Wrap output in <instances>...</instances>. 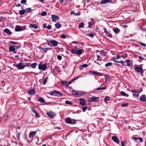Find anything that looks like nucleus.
Listing matches in <instances>:
<instances>
[{
  "instance_id": "42",
  "label": "nucleus",
  "mask_w": 146,
  "mask_h": 146,
  "mask_svg": "<svg viewBox=\"0 0 146 146\" xmlns=\"http://www.w3.org/2000/svg\"><path fill=\"white\" fill-rule=\"evenodd\" d=\"M47 79H48V78H45L44 79V80H43V85H45V84H46V82H47Z\"/></svg>"
},
{
  "instance_id": "16",
  "label": "nucleus",
  "mask_w": 146,
  "mask_h": 146,
  "mask_svg": "<svg viewBox=\"0 0 146 146\" xmlns=\"http://www.w3.org/2000/svg\"><path fill=\"white\" fill-rule=\"evenodd\" d=\"M121 56H120L119 55H117L116 57L115 58H113V60L114 61L117 62H119V63L120 61H118L117 60H116L117 59H120L121 58Z\"/></svg>"
},
{
  "instance_id": "47",
  "label": "nucleus",
  "mask_w": 146,
  "mask_h": 146,
  "mask_svg": "<svg viewBox=\"0 0 146 146\" xmlns=\"http://www.w3.org/2000/svg\"><path fill=\"white\" fill-rule=\"evenodd\" d=\"M110 100V98L108 96H106L104 100V101H108Z\"/></svg>"
},
{
  "instance_id": "3",
  "label": "nucleus",
  "mask_w": 146,
  "mask_h": 146,
  "mask_svg": "<svg viewBox=\"0 0 146 146\" xmlns=\"http://www.w3.org/2000/svg\"><path fill=\"white\" fill-rule=\"evenodd\" d=\"M42 62H40L38 65V68L39 70L45 71L46 68L47 66L46 64H42Z\"/></svg>"
},
{
  "instance_id": "39",
  "label": "nucleus",
  "mask_w": 146,
  "mask_h": 146,
  "mask_svg": "<svg viewBox=\"0 0 146 146\" xmlns=\"http://www.w3.org/2000/svg\"><path fill=\"white\" fill-rule=\"evenodd\" d=\"M32 10L30 8H28L26 9V12H30Z\"/></svg>"
},
{
  "instance_id": "55",
  "label": "nucleus",
  "mask_w": 146,
  "mask_h": 146,
  "mask_svg": "<svg viewBox=\"0 0 146 146\" xmlns=\"http://www.w3.org/2000/svg\"><path fill=\"white\" fill-rule=\"evenodd\" d=\"M46 27L49 29H50L52 28V26L50 25H49L47 26Z\"/></svg>"
},
{
  "instance_id": "6",
  "label": "nucleus",
  "mask_w": 146,
  "mask_h": 146,
  "mask_svg": "<svg viewBox=\"0 0 146 146\" xmlns=\"http://www.w3.org/2000/svg\"><path fill=\"white\" fill-rule=\"evenodd\" d=\"M65 121L66 123L72 124H75L76 121V120L74 119H73V121H72L70 118L66 119Z\"/></svg>"
},
{
  "instance_id": "45",
  "label": "nucleus",
  "mask_w": 146,
  "mask_h": 146,
  "mask_svg": "<svg viewBox=\"0 0 146 146\" xmlns=\"http://www.w3.org/2000/svg\"><path fill=\"white\" fill-rule=\"evenodd\" d=\"M139 44L140 45H141L142 46L145 47L146 46V45L145 44L141 42H139Z\"/></svg>"
},
{
  "instance_id": "53",
  "label": "nucleus",
  "mask_w": 146,
  "mask_h": 146,
  "mask_svg": "<svg viewBox=\"0 0 146 146\" xmlns=\"http://www.w3.org/2000/svg\"><path fill=\"white\" fill-rule=\"evenodd\" d=\"M61 83L62 84L64 85H66L67 83V82L66 81H63L61 82Z\"/></svg>"
},
{
  "instance_id": "14",
  "label": "nucleus",
  "mask_w": 146,
  "mask_h": 146,
  "mask_svg": "<svg viewBox=\"0 0 146 146\" xmlns=\"http://www.w3.org/2000/svg\"><path fill=\"white\" fill-rule=\"evenodd\" d=\"M36 133V131H30V133L29 134V138H31V137H33V136L35 135Z\"/></svg>"
},
{
  "instance_id": "15",
  "label": "nucleus",
  "mask_w": 146,
  "mask_h": 146,
  "mask_svg": "<svg viewBox=\"0 0 146 146\" xmlns=\"http://www.w3.org/2000/svg\"><path fill=\"white\" fill-rule=\"evenodd\" d=\"M140 100L141 101L145 102L146 101V98L145 96V95H142L140 97Z\"/></svg>"
},
{
  "instance_id": "2",
  "label": "nucleus",
  "mask_w": 146,
  "mask_h": 146,
  "mask_svg": "<svg viewBox=\"0 0 146 146\" xmlns=\"http://www.w3.org/2000/svg\"><path fill=\"white\" fill-rule=\"evenodd\" d=\"M84 50L83 49H78V48L75 49H71V52L72 53L74 54V52H76L78 54L80 55L83 53Z\"/></svg>"
},
{
  "instance_id": "9",
  "label": "nucleus",
  "mask_w": 146,
  "mask_h": 146,
  "mask_svg": "<svg viewBox=\"0 0 146 146\" xmlns=\"http://www.w3.org/2000/svg\"><path fill=\"white\" fill-rule=\"evenodd\" d=\"M139 66H140V67H136L135 68V70L137 72H140L143 70L142 65L141 64Z\"/></svg>"
},
{
  "instance_id": "12",
  "label": "nucleus",
  "mask_w": 146,
  "mask_h": 146,
  "mask_svg": "<svg viewBox=\"0 0 146 146\" xmlns=\"http://www.w3.org/2000/svg\"><path fill=\"white\" fill-rule=\"evenodd\" d=\"M15 30L16 31H21L23 30V27L19 25H16Z\"/></svg>"
},
{
  "instance_id": "50",
  "label": "nucleus",
  "mask_w": 146,
  "mask_h": 146,
  "mask_svg": "<svg viewBox=\"0 0 146 146\" xmlns=\"http://www.w3.org/2000/svg\"><path fill=\"white\" fill-rule=\"evenodd\" d=\"M66 36L65 35H64V34L60 36L61 38H63L64 39L65 38H66Z\"/></svg>"
},
{
  "instance_id": "51",
  "label": "nucleus",
  "mask_w": 146,
  "mask_h": 146,
  "mask_svg": "<svg viewBox=\"0 0 146 146\" xmlns=\"http://www.w3.org/2000/svg\"><path fill=\"white\" fill-rule=\"evenodd\" d=\"M127 56V55L126 54L123 55L121 56V57H122L123 58H125Z\"/></svg>"
},
{
  "instance_id": "40",
  "label": "nucleus",
  "mask_w": 146,
  "mask_h": 146,
  "mask_svg": "<svg viewBox=\"0 0 146 146\" xmlns=\"http://www.w3.org/2000/svg\"><path fill=\"white\" fill-rule=\"evenodd\" d=\"M47 14V12L46 11H44L42 12L40 14V15L42 16H45Z\"/></svg>"
},
{
  "instance_id": "28",
  "label": "nucleus",
  "mask_w": 146,
  "mask_h": 146,
  "mask_svg": "<svg viewBox=\"0 0 146 146\" xmlns=\"http://www.w3.org/2000/svg\"><path fill=\"white\" fill-rule=\"evenodd\" d=\"M89 73L91 74H92V75H97V74H98V72L92 71V70H90L89 71Z\"/></svg>"
},
{
  "instance_id": "29",
  "label": "nucleus",
  "mask_w": 146,
  "mask_h": 146,
  "mask_svg": "<svg viewBox=\"0 0 146 146\" xmlns=\"http://www.w3.org/2000/svg\"><path fill=\"white\" fill-rule=\"evenodd\" d=\"M142 90L141 92H139V90H131V91L132 92L134 93H140Z\"/></svg>"
},
{
  "instance_id": "49",
  "label": "nucleus",
  "mask_w": 146,
  "mask_h": 146,
  "mask_svg": "<svg viewBox=\"0 0 146 146\" xmlns=\"http://www.w3.org/2000/svg\"><path fill=\"white\" fill-rule=\"evenodd\" d=\"M26 2V0H22L21 1V4L25 3Z\"/></svg>"
},
{
  "instance_id": "32",
  "label": "nucleus",
  "mask_w": 146,
  "mask_h": 146,
  "mask_svg": "<svg viewBox=\"0 0 146 146\" xmlns=\"http://www.w3.org/2000/svg\"><path fill=\"white\" fill-rule=\"evenodd\" d=\"M114 32L115 33H118L120 31L119 29L118 28H116L113 29Z\"/></svg>"
},
{
  "instance_id": "58",
  "label": "nucleus",
  "mask_w": 146,
  "mask_h": 146,
  "mask_svg": "<svg viewBox=\"0 0 146 146\" xmlns=\"http://www.w3.org/2000/svg\"><path fill=\"white\" fill-rule=\"evenodd\" d=\"M87 35L90 36L91 37H93L94 36V35L92 33Z\"/></svg>"
},
{
  "instance_id": "33",
  "label": "nucleus",
  "mask_w": 146,
  "mask_h": 146,
  "mask_svg": "<svg viewBox=\"0 0 146 146\" xmlns=\"http://www.w3.org/2000/svg\"><path fill=\"white\" fill-rule=\"evenodd\" d=\"M37 64L36 63H33L31 64V66L32 68H35L36 67Z\"/></svg>"
},
{
  "instance_id": "1",
  "label": "nucleus",
  "mask_w": 146,
  "mask_h": 146,
  "mask_svg": "<svg viewBox=\"0 0 146 146\" xmlns=\"http://www.w3.org/2000/svg\"><path fill=\"white\" fill-rule=\"evenodd\" d=\"M13 65L17 68L18 70H21L24 69L25 67L29 66V63H23L22 62H20L17 64H13Z\"/></svg>"
},
{
  "instance_id": "37",
  "label": "nucleus",
  "mask_w": 146,
  "mask_h": 146,
  "mask_svg": "<svg viewBox=\"0 0 146 146\" xmlns=\"http://www.w3.org/2000/svg\"><path fill=\"white\" fill-rule=\"evenodd\" d=\"M88 108V107L87 106H85L82 107V110L83 112L85 111Z\"/></svg>"
},
{
  "instance_id": "34",
  "label": "nucleus",
  "mask_w": 146,
  "mask_h": 146,
  "mask_svg": "<svg viewBox=\"0 0 146 146\" xmlns=\"http://www.w3.org/2000/svg\"><path fill=\"white\" fill-rule=\"evenodd\" d=\"M38 101L41 103H44L45 102L44 99L42 97H40L39 98Z\"/></svg>"
},
{
  "instance_id": "54",
  "label": "nucleus",
  "mask_w": 146,
  "mask_h": 146,
  "mask_svg": "<svg viewBox=\"0 0 146 146\" xmlns=\"http://www.w3.org/2000/svg\"><path fill=\"white\" fill-rule=\"evenodd\" d=\"M57 58L59 60H60L62 58V57L60 55H58L57 56Z\"/></svg>"
},
{
  "instance_id": "5",
  "label": "nucleus",
  "mask_w": 146,
  "mask_h": 146,
  "mask_svg": "<svg viewBox=\"0 0 146 146\" xmlns=\"http://www.w3.org/2000/svg\"><path fill=\"white\" fill-rule=\"evenodd\" d=\"M51 94L52 95L58 96H60L62 95V94L60 92L56 90L52 92Z\"/></svg>"
},
{
  "instance_id": "48",
  "label": "nucleus",
  "mask_w": 146,
  "mask_h": 146,
  "mask_svg": "<svg viewBox=\"0 0 146 146\" xmlns=\"http://www.w3.org/2000/svg\"><path fill=\"white\" fill-rule=\"evenodd\" d=\"M133 95L134 97H136L137 98H138L139 96V95L138 94H133Z\"/></svg>"
},
{
  "instance_id": "23",
  "label": "nucleus",
  "mask_w": 146,
  "mask_h": 146,
  "mask_svg": "<svg viewBox=\"0 0 146 146\" xmlns=\"http://www.w3.org/2000/svg\"><path fill=\"white\" fill-rule=\"evenodd\" d=\"M32 111L33 113L35 114V117L36 118L39 117L40 115L38 113H37L36 111H35L34 110H32Z\"/></svg>"
},
{
  "instance_id": "27",
  "label": "nucleus",
  "mask_w": 146,
  "mask_h": 146,
  "mask_svg": "<svg viewBox=\"0 0 146 146\" xmlns=\"http://www.w3.org/2000/svg\"><path fill=\"white\" fill-rule=\"evenodd\" d=\"M4 31L8 34H10L11 33L10 30L7 29H5L4 30Z\"/></svg>"
},
{
  "instance_id": "13",
  "label": "nucleus",
  "mask_w": 146,
  "mask_h": 146,
  "mask_svg": "<svg viewBox=\"0 0 146 146\" xmlns=\"http://www.w3.org/2000/svg\"><path fill=\"white\" fill-rule=\"evenodd\" d=\"M51 18L52 21L53 22L55 21L58 18V17L56 15H51Z\"/></svg>"
},
{
  "instance_id": "31",
  "label": "nucleus",
  "mask_w": 146,
  "mask_h": 146,
  "mask_svg": "<svg viewBox=\"0 0 146 146\" xmlns=\"http://www.w3.org/2000/svg\"><path fill=\"white\" fill-rule=\"evenodd\" d=\"M52 49V48H44V50H43V51L45 52L46 53L47 52V51L48 50H51Z\"/></svg>"
},
{
  "instance_id": "56",
  "label": "nucleus",
  "mask_w": 146,
  "mask_h": 146,
  "mask_svg": "<svg viewBox=\"0 0 146 146\" xmlns=\"http://www.w3.org/2000/svg\"><path fill=\"white\" fill-rule=\"evenodd\" d=\"M82 65L84 68H86L88 66V65L86 64H84Z\"/></svg>"
},
{
  "instance_id": "7",
  "label": "nucleus",
  "mask_w": 146,
  "mask_h": 146,
  "mask_svg": "<svg viewBox=\"0 0 146 146\" xmlns=\"http://www.w3.org/2000/svg\"><path fill=\"white\" fill-rule=\"evenodd\" d=\"M99 97H96L94 96H93L92 97L89 98L88 101L90 102H93L96 101V100L99 99Z\"/></svg>"
},
{
  "instance_id": "20",
  "label": "nucleus",
  "mask_w": 146,
  "mask_h": 146,
  "mask_svg": "<svg viewBox=\"0 0 146 146\" xmlns=\"http://www.w3.org/2000/svg\"><path fill=\"white\" fill-rule=\"evenodd\" d=\"M80 104L82 106H84L86 105V103L84 99L81 98L80 100Z\"/></svg>"
},
{
  "instance_id": "38",
  "label": "nucleus",
  "mask_w": 146,
  "mask_h": 146,
  "mask_svg": "<svg viewBox=\"0 0 146 146\" xmlns=\"http://www.w3.org/2000/svg\"><path fill=\"white\" fill-rule=\"evenodd\" d=\"M128 105L129 104L128 103H123L121 104V106L122 107H127L128 106Z\"/></svg>"
},
{
  "instance_id": "25",
  "label": "nucleus",
  "mask_w": 146,
  "mask_h": 146,
  "mask_svg": "<svg viewBox=\"0 0 146 146\" xmlns=\"http://www.w3.org/2000/svg\"><path fill=\"white\" fill-rule=\"evenodd\" d=\"M9 50L10 51L13 52L14 53H16V52L15 51V48L13 46L10 47L9 48Z\"/></svg>"
},
{
  "instance_id": "26",
  "label": "nucleus",
  "mask_w": 146,
  "mask_h": 146,
  "mask_svg": "<svg viewBox=\"0 0 146 146\" xmlns=\"http://www.w3.org/2000/svg\"><path fill=\"white\" fill-rule=\"evenodd\" d=\"M120 94L121 95L126 97H128L129 96L128 94H126L125 92L123 91L121 92Z\"/></svg>"
},
{
  "instance_id": "52",
  "label": "nucleus",
  "mask_w": 146,
  "mask_h": 146,
  "mask_svg": "<svg viewBox=\"0 0 146 146\" xmlns=\"http://www.w3.org/2000/svg\"><path fill=\"white\" fill-rule=\"evenodd\" d=\"M21 133H20L19 132L18 134L17 135V137L18 139H20V135Z\"/></svg>"
},
{
  "instance_id": "41",
  "label": "nucleus",
  "mask_w": 146,
  "mask_h": 146,
  "mask_svg": "<svg viewBox=\"0 0 146 146\" xmlns=\"http://www.w3.org/2000/svg\"><path fill=\"white\" fill-rule=\"evenodd\" d=\"M65 102L66 104H69V105H72V102H70V101H69L68 100L66 101H65Z\"/></svg>"
},
{
  "instance_id": "24",
  "label": "nucleus",
  "mask_w": 146,
  "mask_h": 146,
  "mask_svg": "<svg viewBox=\"0 0 146 146\" xmlns=\"http://www.w3.org/2000/svg\"><path fill=\"white\" fill-rule=\"evenodd\" d=\"M79 78V77L78 76V77L75 78L73 79L72 80H71V81H70L69 82H68V84L66 85V86L67 87L69 85L71 84L74 81L76 80V79H77Z\"/></svg>"
},
{
  "instance_id": "19",
  "label": "nucleus",
  "mask_w": 146,
  "mask_h": 146,
  "mask_svg": "<svg viewBox=\"0 0 146 146\" xmlns=\"http://www.w3.org/2000/svg\"><path fill=\"white\" fill-rule=\"evenodd\" d=\"M106 89V87H102L101 86L100 87L97 88L95 90V91L97 90H101L103 91Z\"/></svg>"
},
{
  "instance_id": "10",
  "label": "nucleus",
  "mask_w": 146,
  "mask_h": 146,
  "mask_svg": "<svg viewBox=\"0 0 146 146\" xmlns=\"http://www.w3.org/2000/svg\"><path fill=\"white\" fill-rule=\"evenodd\" d=\"M50 42L54 46H56L58 44V42L52 39L50 40Z\"/></svg>"
},
{
  "instance_id": "8",
  "label": "nucleus",
  "mask_w": 146,
  "mask_h": 146,
  "mask_svg": "<svg viewBox=\"0 0 146 146\" xmlns=\"http://www.w3.org/2000/svg\"><path fill=\"white\" fill-rule=\"evenodd\" d=\"M47 115L51 118H53L56 115V114L55 113H53L51 111L47 112Z\"/></svg>"
},
{
  "instance_id": "59",
  "label": "nucleus",
  "mask_w": 146,
  "mask_h": 146,
  "mask_svg": "<svg viewBox=\"0 0 146 146\" xmlns=\"http://www.w3.org/2000/svg\"><path fill=\"white\" fill-rule=\"evenodd\" d=\"M97 60H101V59H100V56L98 55H97Z\"/></svg>"
},
{
  "instance_id": "11",
  "label": "nucleus",
  "mask_w": 146,
  "mask_h": 146,
  "mask_svg": "<svg viewBox=\"0 0 146 146\" xmlns=\"http://www.w3.org/2000/svg\"><path fill=\"white\" fill-rule=\"evenodd\" d=\"M111 139L114 141L116 143H119V140L116 136H112L111 137Z\"/></svg>"
},
{
  "instance_id": "36",
  "label": "nucleus",
  "mask_w": 146,
  "mask_h": 146,
  "mask_svg": "<svg viewBox=\"0 0 146 146\" xmlns=\"http://www.w3.org/2000/svg\"><path fill=\"white\" fill-rule=\"evenodd\" d=\"M112 65V63L111 62H109L106 63L105 65L106 67H107L109 66H111Z\"/></svg>"
},
{
  "instance_id": "30",
  "label": "nucleus",
  "mask_w": 146,
  "mask_h": 146,
  "mask_svg": "<svg viewBox=\"0 0 146 146\" xmlns=\"http://www.w3.org/2000/svg\"><path fill=\"white\" fill-rule=\"evenodd\" d=\"M19 14L20 15H23L26 12L25 10L23 9L22 10L20 11H19Z\"/></svg>"
},
{
  "instance_id": "4",
  "label": "nucleus",
  "mask_w": 146,
  "mask_h": 146,
  "mask_svg": "<svg viewBox=\"0 0 146 146\" xmlns=\"http://www.w3.org/2000/svg\"><path fill=\"white\" fill-rule=\"evenodd\" d=\"M119 63H121L123 65L125 66H129L130 65V61L129 60H126L125 61L121 60Z\"/></svg>"
},
{
  "instance_id": "62",
  "label": "nucleus",
  "mask_w": 146,
  "mask_h": 146,
  "mask_svg": "<svg viewBox=\"0 0 146 146\" xmlns=\"http://www.w3.org/2000/svg\"><path fill=\"white\" fill-rule=\"evenodd\" d=\"M121 145H122V146H125L124 141H121Z\"/></svg>"
},
{
  "instance_id": "63",
  "label": "nucleus",
  "mask_w": 146,
  "mask_h": 146,
  "mask_svg": "<svg viewBox=\"0 0 146 146\" xmlns=\"http://www.w3.org/2000/svg\"><path fill=\"white\" fill-rule=\"evenodd\" d=\"M98 74H97V75H99L100 76H102L103 75L102 74L98 72Z\"/></svg>"
},
{
  "instance_id": "35",
  "label": "nucleus",
  "mask_w": 146,
  "mask_h": 146,
  "mask_svg": "<svg viewBox=\"0 0 146 146\" xmlns=\"http://www.w3.org/2000/svg\"><path fill=\"white\" fill-rule=\"evenodd\" d=\"M84 23L82 22L79 24V25L78 28H82L84 26Z\"/></svg>"
},
{
  "instance_id": "57",
  "label": "nucleus",
  "mask_w": 146,
  "mask_h": 146,
  "mask_svg": "<svg viewBox=\"0 0 146 146\" xmlns=\"http://www.w3.org/2000/svg\"><path fill=\"white\" fill-rule=\"evenodd\" d=\"M110 38H111L113 36L111 34H108L107 35Z\"/></svg>"
},
{
  "instance_id": "61",
  "label": "nucleus",
  "mask_w": 146,
  "mask_h": 146,
  "mask_svg": "<svg viewBox=\"0 0 146 146\" xmlns=\"http://www.w3.org/2000/svg\"><path fill=\"white\" fill-rule=\"evenodd\" d=\"M104 32H105L106 34H108V32L107 30V29H106V28H105L104 29Z\"/></svg>"
},
{
  "instance_id": "43",
  "label": "nucleus",
  "mask_w": 146,
  "mask_h": 146,
  "mask_svg": "<svg viewBox=\"0 0 146 146\" xmlns=\"http://www.w3.org/2000/svg\"><path fill=\"white\" fill-rule=\"evenodd\" d=\"M83 94L82 92L80 91H77V95H81Z\"/></svg>"
},
{
  "instance_id": "46",
  "label": "nucleus",
  "mask_w": 146,
  "mask_h": 146,
  "mask_svg": "<svg viewBox=\"0 0 146 146\" xmlns=\"http://www.w3.org/2000/svg\"><path fill=\"white\" fill-rule=\"evenodd\" d=\"M88 24L89 25L88 27L89 28H90L91 27V26L93 25L92 24L91 22H89Z\"/></svg>"
},
{
  "instance_id": "21",
  "label": "nucleus",
  "mask_w": 146,
  "mask_h": 146,
  "mask_svg": "<svg viewBox=\"0 0 146 146\" xmlns=\"http://www.w3.org/2000/svg\"><path fill=\"white\" fill-rule=\"evenodd\" d=\"M35 93V91L34 89H32L30 91H28V94H29L33 95Z\"/></svg>"
},
{
  "instance_id": "64",
  "label": "nucleus",
  "mask_w": 146,
  "mask_h": 146,
  "mask_svg": "<svg viewBox=\"0 0 146 146\" xmlns=\"http://www.w3.org/2000/svg\"><path fill=\"white\" fill-rule=\"evenodd\" d=\"M139 140L140 141V142H142L143 141V139L141 137L139 139Z\"/></svg>"
},
{
  "instance_id": "44",
  "label": "nucleus",
  "mask_w": 146,
  "mask_h": 146,
  "mask_svg": "<svg viewBox=\"0 0 146 146\" xmlns=\"http://www.w3.org/2000/svg\"><path fill=\"white\" fill-rule=\"evenodd\" d=\"M72 93L73 95H77V91L76 90H73Z\"/></svg>"
},
{
  "instance_id": "17",
  "label": "nucleus",
  "mask_w": 146,
  "mask_h": 146,
  "mask_svg": "<svg viewBox=\"0 0 146 146\" xmlns=\"http://www.w3.org/2000/svg\"><path fill=\"white\" fill-rule=\"evenodd\" d=\"M111 0H102L101 2V4H105L111 2Z\"/></svg>"
},
{
  "instance_id": "22",
  "label": "nucleus",
  "mask_w": 146,
  "mask_h": 146,
  "mask_svg": "<svg viewBox=\"0 0 146 146\" xmlns=\"http://www.w3.org/2000/svg\"><path fill=\"white\" fill-rule=\"evenodd\" d=\"M55 27L58 29H60L61 27V25L59 22H57L55 25Z\"/></svg>"
},
{
  "instance_id": "18",
  "label": "nucleus",
  "mask_w": 146,
  "mask_h": 146,
  "mask_svg": "<svg viewBox=\"0 0 146 146\" xmlns=\"http://www.w3.org/2000/svg\"><path fill=\"white\" fill-rule=\"evenodd\" d=\"M29 28H34L35 29H36L38 28L37 26L35 24H30L29 26Z\"/></svg>"
},
{
  "instance_id": "60",
  "label": "nucleus",
  "mask_w": 146,
  "mask_h": 146,
  "mask_svg": "<svg viewBox=\"0 0 146 146\" xmlns=\"http://www.w3.org/2000/svg\"><path fill=\"white\" fill-rule=\"evenodd\" d=\"M80 12H79L76 13H75L74 15L76 16L80 15Z\"/></svg>"
}]
</instances>
